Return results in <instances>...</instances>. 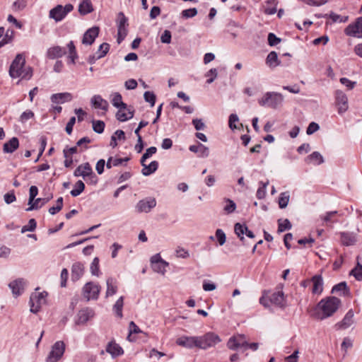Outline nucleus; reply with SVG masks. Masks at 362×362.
I'll return each mask as SVG.
<instances>
[{
    "mask_svg": "<svg viewBox=\"0 0 362 362\" xmlns=\"http://www.w3.org/2000/svg\"><path fill=\"white\" fill-rule=\"evenodd\" d=\"M107 290L105 293V297L108 298L115 295L117 291V281L112 277L107 278L106 281Z\"/></svg>",
    "mask_w": 362,
    "mask_h": 362,
    "instance_id": "nucleus-30",
    "label": "nucleus"
},
{
    "mask_svg": "<svg viewBox=\"0 0 362 362\" xmlns=\"http://www.w3.org/2000/svg\"><path fill=\"white\" fill-rule=\"evenodd\" d=\"M90 272L93 276H99L100 275L98 257H95L93 259L90 266Z\"/></svg>",
    "mask_w": 362,
    "mask_h": 362,
    "instance_id": "nucleus-43",
    "label": "nucleus"
},
{
    "mask_svg": "<svg viewBox=\"0 0 362 362\" xmlns=\"http://www.w3.org/2000/svg\"><path fill=\"white\" fill-rule=\"evenodd\" d=\"M52 198V196L46 197V198H37L35 200L34 203L32 204L31 206H30L26 209V211H30L38 209L41 208L44 204L47 203Z\"/></svg>",
    "mask_w": 362,
    "mask_h": 362,
    "instance_id": "nucleus-34",
    "label": "nucleus"
},
{
    "mask_svg": "<svg viewBox=\"0 0 362 362\" xmlns=\"http://www.w3.org/2000/svg\"><path fill=\"white\" fill-rule=\"evenodd\" d=\"M225 202L226 204L223 207V210L226 214H231L235 211L236 209V204L233 200L230 199H226Z\"/></svg>",
    "mask_w": 362,
    "mask_h": 362,
    "instance_id": "nucleus-48",
    "label": "nucleus"
},
{
    "mask_svg": "<svg viewBox=\"0 0 362 362\" xmlns=\"http://www.w3.org/2000/svg\"><path fill=\"white\" fill-rule=\"evenodd\" d=\"M19 146V141L16 137L11 138L4 144L3 151L4 153H12Z\"/></svg>",
    "mask_w": 362,
    "mask_h": 362,
    "instance_id": "nucleus-29",
    "label": "nucleus"
},
{
    "mask_svg": "<svg viewBox=\"0 0 362 362\" xmlns=\"http://www.w3.org/2000/svg\"><path fill=\"white\" fill-rule=\"evenodd\" d=\"M106 351L109 353L112 357L120 356L123 354L124 352L122 347L115 342H110L107 344L106 347Z\"/></svg>",
    "mask_w": 362,
    "mask_h": 362,
    "instance_id": "nucleus-31",
    "label": "nucleus"
},
{
    "mask_svg": "<svg viewBox=\"0 0 362 362\" xmlns=\"http://www.w3.org/2000/svg\"><path fill=\"white\" fill-rule=\"evenodd\" d=\"M129 328V334L127 337V339L129 341H132V339H130L132 334H133V333L138 334V333L141 332V330L133 321L130 322Z\"/></svg>",
    "mask_w": 362,
    "mask_h": 362,
    "instance_id": "nucleus-61",
    "label": "nucleus"
},
{
    "mask_svg": "<svg viewBox=\"0 0 362 362\" xmlns=\"http://www.w3.org/2000/svg\"><path fill=\"white\" fill-rule=\"evenodd\" d=\"M67 48L69 49V59H70L71 63L75 64V60L77 59L78 55L76 51L75 45L72 41L68 43Z\"/></svg>",
    "mask_w": 362,
    "mask_h": 362,
    "instance_id": "nucleus-46",
    "label": "nucleus"
},
{
    "mask_svg": "<svg viewBox=\"0 0 362 362\" xmlns=\"http://www.w3.org/2000/svg\"><path fill=\"white\" fill-rule=\"evenodd\" d=\"M38 189L36 186H31L29 190V199H28V205L31 206L32 204L35 202V198L37 195Z\"/></svg>",
    "mask_w": 362,
    "mask_h": 362,
    "instance_id": "nucleus-56",
    "label": "nucleus"
},
{
    "mask_svg": "<svg viewBox=\"0 0 362 362\" xmlns=\"http://www.w3.org/2000/svg\"><path fill=\"white\" fill-rule=\"evenodd\" d=\"M176 344L189 349H198L197 336L183 335L178 337L175 341Z\"/></svg>",
    "mask_w": 362,
    "mask_h": 362,
    "instance_id": "nucleus-12",
    "label": "nucleus"
},
{
    "mask_svg": "<svg viewBox=\"0 0 362 362\" xmlns=\"http://www.w3.org/2000/svg\"><path fill=\"white\" fill-rule=\"evenodd\" d=\"M123 305H124V297L121 296L117 300L115 305H113V311L115 312L117 317H118L119 318H122L123 317V315H122Z\"/></svg>",
    "mask_w": 362,
    "mask_h": 362,
    "instance_id": "nucleus-39",
    "label": "nucleus"
},
{
    "mask_svg": "<svg viewBox=\"0 0 362 362\" xmlns=\"http://www.w3.org/2000/svg\"><path fill=\"white\" fill-rule=\"evenodd\" d=\"M4 202L7 204H10L14 202L16 200V197L14 194V191H11V192L5 194L4 196Z\"/></svg>",
    "mask_w": 362,
    "mask_h": 362,
    "instance_id": "nucleus-63",
    "label": "nucleus"
},
{
    "mask_svg": "<svg viewBox=\"0 0 362 362\" xmlns=\"http://www.w3.org/2000/svg\"><path fill=\"white\" fill-rule=\"evenodd\" d=\"M111 102L112 105L118 109L127 105L122 102V95L119 93H114L111 95Z\"/></svg>",
    "mask_w": 362,
    "mask_h": 362,
    "instance_id": "nucleus-40",
    "label": "nucleus"
},
{
    "mask_svg": "<svg viewBox=\"0 0 362 362\" xmlns=\"http://www.w3.org/2000/svg\"><path fill=\"white\" fill-rule=\"evenodd\" d=\"M247 226L245 224H241L239 223H235L234 230L235 234L240 238L241 240L244 239L243 235L245 234L247 230Z\"/></svg>",
    "mask_w": 362,
    "mask_h": 362,
    "instance_id": "nucleus-45",
    "label": "nucleus"
},
{
    "mask_svg": "<svg viewBox=\"0 0 362 362\" xmlns=\"http://www.w3.org/2000/svg\"><path fill=\"white\" fill-rule=\"evenodd\" d=\"M341 305V300L337 297L330 296L322 299L317 305L319 313V319L322 320L331 317L338 310Z\"/></svg>",
    "mask_w": 362,
    "mask_h": 362,
    "instance_id": "nucleus-2",
    "label": "nucleus"
},
{
    "mask_svg": "<svg viewBox=\"0 0 362 362\" xmlns=\"http://www.w3.org/2000/svg\"><path fill=\"white\" fill-rule=\"evenodd\" d=\"M317 17L318 18L329 17V18L332 19L333 23H345L348 20L347 16H341L338 15L333 12L330 13L329 15L328 14H325V15L320 14V15H317Z\"/></svg>",
    "mask_w": 362,
    "mask_h": 362,
    "instance_id": "nucleus-36",
    "label": "nucleus"
},
{
    "mask_svg": "<svg viewBox=\"0 0 362 362\" xmlns=\"http://www.w3.org/2000/svg\"><path fill=\"white\" fill-rule=\"evenodd\" d=\"M151 264L152 269L158 274L164 275L166 272V267L168 266V263L163 260L160 254H156L151 258Z\"/></svg>",
    "mask_w": 362,
    "mask_h": 362,
    "instance_id": "nucleus-11",
    "label": "nucleus"
},
{
    "mask_svg": "<svg viewBox=\"0 0 362 362\" xmlns=\"http://www.w3.org/2000/svg\"><path fill=\"white\" fill-rule=\"evenodd\" d=\"M281 39L277 37L274 33H270L268 35V43L270 46H275L281 42Z\"/></svg>",
    "mask_w": 362,
    "mask_h": 362,
    "instance_id": "nucleus-64",
    "label": "nucleus"
},
{
    "mask_svg": "<svg viewBox=\"0 0 362 362\" xmlns=\"http://www.w3.org/2000/svg\"><path fill=\"white\" fill-rule=\"evenodd\" d=\"M74 175L76 177H83V179L88 177L90 180V182L93 183H96L97 182V177L93 173V170L88 163L80 165L75 170Z\"/></svg>",
    "mask_w": 362,
    "mask_h": 362,
    "instance_id": "nucleus-10",
    "label": "nucleus"
},
{
    "mask_svg": "<svg viewBox=\"0 0 362 362\" xmlns=\"http://www.w3.org/2000/svg\"><path fill=\"white\" fill-rule=\"evenodd\" d=\"M85 189V185L81 180L76 182L74 189L71 191V194L73 197H77L82 193Z\"/></svg>",
    "mask_w": 362,
    "mask_h": 362,
    "instance_id": "nucleus-47",
    "label": "nucleus"
},
{
    "mask_svg": "<svg viewBox=\"0 0 362 362\" xmlns=\"http://www.w3.org/2000/svg\"><path fill=\"white\" fill-rule=\"evenodd\" d=\"M66 54V49L59 46H55L48 49L47 57L49 59L59 58Z\"/></svg>",
    "mask_w": 362,
    "mask_h": 362,
    "instance_id": "nucleus-26",
    "label": "nucleus"
},
{
    "mask_svg": "<svg viewBox=\"0 0 362 362\" xmlns=\"http://www.w3.org/2000/svg\"><path fill=\"white\" fill-rule=\"evenodd\" d=\"M100 286L98 284L90 281L86 283L82 288V296L88 301L97 300L100 292Z\"/></svg>",
    "mask_w": 362,
    "mask_h": 362,
    "instance_id": "nucleus-6",
    "label": "nucleus"
},
{
    "mask_svg": "<svg viewBox=\"0 0 362 362\" xmlns=\"http://www.w3.org/2000/svg\"><path fill=\"white\" fill-rule=\"evenodd\" d=\"M84 265L81 262H76L71 267V280L77 281L84 274Z\"/></svg>",
    "mask_w": 362,
    "mask_h": 362,
    "instance_id": "nucleus-23",
    "label": "nucleus"
},
{
    "mask_svg": "<svg viewBox=\"0 0 362 362\" xmlns=\"http://www.w3.org/2000/svg\"><path fill=\"white\" fill-rule=\"evenodd\" d=\"M189 149L192 152L198 153L199 157L206 158L209 155V148L202 144L190 146Z\"/></svg>",
    "mask_w": 362,
    "mask_h": 362,
    "instance_id": "nucleus-28",
    "label": "nucleus"
},
{
    "mask_svg": "<svg viewBox=\"0 0 362 362\" xmlns=\"http://www.w3.org/2000/svg\"><path fill=\"white\" fill-rule=\"evenodd\" d=\"M64 351L65 344L62 341L55 342L46 358V362H57L62 357Z\"/></svg>",
    "mask_w": 362,
    "mask_h": 362,
    "instance_id": "nucleus-7",
    "label": "nucleus"
},
{
    "mask_svg": "<svg viewBox=\"0 0 362 362\" xmlns=\"http://www.w3.org/2000/svg\"><path fill=\"white\" fill-rule=\"evenodd\" d=\"M99 34V28L97 26L92 27L86 30V32L84 33L83 39H82V43L83 45H92L95 38L98 37Z\"/></svg>",
    "mask_w": 362,
    "mask_h": 362,
    "instance_id": "nucleus-19",
    "label": "nucleus"
},
{
    "mask_svg": "<svg viewBox=\"0 0 362 362\" xmlns=\"http://www.w3.org/2000/svg\"><path fill=\"white\" fill-rule=\"evenodd\" d=\"M198 349H208L214 347L221 341L220 337L213 332H208L202 336H197Z\"/></svg>",
    "mask_w": 362,
    "mask_h": 362,
    "instance_id": "nucleus-4",
    "label": "nucleus"
},
{
    "mask_svg": "<svg viewBox=\"0 0 362 362\" xmlns=\"http://www.w3.org/2000/svg\"><path fill=\"white\" fill-rule=\"evenodd\" d=\"M144 97L145 100L151 104V107L155 105L156 95L153 92L146 91L144 94Z\"/></svg>",
    "mask_w": 362,
    "mask_h": 362,
    "instance_id": "nucleus-58",
    "label": "nucleus"
},
{
    "mask_svg": "<svg viewBox=\"0 0 362 362\" xmlns=\"http://www.w3.org/2000/svg\"><path fill=\"white\" fill-rule=\"evenodd\" d=\"M134 116V111L132 108L128 107L125 105L118 109L116 113L117 119L120 122H125L129 119H132Z\"/></svg>",
    "mask_w": 362,
    "mask_h": 362,
    "instance_id": "nucleus-21",
    "label": "nucleus"
},
{
    "mask_svg": "<svg viewBox=\"0 0 362 362\" xmlns=\"http://www.w3.org/2000/svg\"><path fill=\"white\" fill-rule=\"evenodd\" d=\"M175 252L176 256L179 258L186 259L189 257V251L181 247H177Z\"/></svg>",
    "mask_w": 362,
    "mask_h": 362,
    "instance_id": "nucleus-59",
    "label": "nucleus"
},
{
    "mask_svg": "<svg viewBox=\"0 0 362 362\" xmlns=\"http://www.w3.org/2000/svg\"><path fill=\"white\" fill-rule=\"evenodd\" d=\"M72 100V95L69 93H60L52 95L51 101L52 103H64Z\"/></svg>",
    "mask_w": 362,
    "mask_h": 362,
    "instance_id": "nucleus-25",
    "label": "nucleus"
},
{
    "mask_svg": "<svg viewBox=\"0 0 362 362\" xmlns=\"http://www.w3.org/2000/svg\"><path fill=\"white\" fill-rule=\"evenodd\" d=\"M62 206H63V198L59 197L57 200L56 206H52V207L49 208V213L52 215H54L57 213H58L59 211H61V209H62Z\"/></svg>",
    "mask_w": 362,
    "mask_h": 362,
    "instance_id": "nucleus-49",
    "label": "nucleus"
},
{
    "mask_svg": "<svg viewBox=\"0 0 362 362\" xmlns=\"http://www.w3.org/2000/svg\"><path fill=\"white\" fill-rule=\"evenodd\" d=\"M266 63L270 67H276L280 64L276 52L272 51L267 55Z\"/></svg>",
    "mask_w": 362,
    "mask_h": 362,
    "instance_id": "nucleus-38",
    "label": "nucleus"
},
{
    "mask_svg": "<svg viewBox=\"0 0 362 362\" xmlns=\"http://www.w3.org/2000/svg\"><path fill=\"white\" fill-rule=\"evenodd\" d=\"M38 289L33 293L30 298V312L37 313L41 308V306L45 303L47 293L46 291L38 292Z\"/></svg>",
    "mask_w": 362,
    "mask_h": 362,
    "instance_id": "nucleus-5",
    "label": "nucleus"
},
{
    "mask_svg": "<svg viewBox=\"0 0 362 362\" xmlns=\"http://www.w3.org/2000/svg\"><path fill=\"white\" fill-rule=\"evenodd\" d=\"M267 4H272V7H265L264 12L267 15H273L276 12V0H268L266 2Z\"/></svg>",
    "mask_w": 362,
    "mask_h": 362,
    "instance_id": "nucleus-52",
    "label": "nucleus"
},
{
    "mask_svg": "<svg viewBox=\"0 0 362 362\" xmlns=\"http://www.w3.org/2000/svg\"><path fill=\"white\" fill-rule=\"evenodd\" d=\"M71 4H66L65 6L57 5L49 11V16L56 22L61 21L69 12L73 10Z\"/></svg>",
    "mask_w": 362,
    "mask_h": 362,
    "instance_id": "nucleus-8",
    "label": "nucleus"
},
{
    "mask_svg": "<svg viewBox=\"0 0 362 362\" xmlns=\"http://www.w3.org/2000/svg\"><path fill=\"white\" fill-rule=\"evenodd\" d=\"M26 284V281L23 278H19L10 282L8 286L14 297L16 298L24 292Z\"/></svg>",
    "mask_w": 362,
    "mask_h": 362,
    "instance_id": "nucleus-15",
    "label": "nucleus"
},
{
    "mask_svg": "<svg viewBox=\"0 0 362 362\" xmlns=\"http://www.w3.org/2000/svg\"><path fill=\"white\" fill-rule=\"evenodd\" d=\"M197 14V10L195 8H188L182 11V16L183 18H189L195 16Z\"/></svg>",
    "mask_w": 362,
    "mask_h": 362,
    "instance_id": "nucleus-60",
    "label": "nucleus"
},
{
    "mask_svg": "<svg viewBox=\"0 0 362 362\" xmlns=\"http://www.w3.org/2000/svg\"><path fill=\"white\" fill-rule=\"evenodd\" d=\"M305 162L309 164L320 165L324 163V158L318 151H314L305 158Z\"/></svg>",
    "mask_w": 362,
    "mask_h": 362,
    "instance_id": "nucleus-32",
    "label": "nucleus"
},
{
    "mask_svg": "<svg viewBox=\"0 0 362 362\" xmlns=\"http://www.w3.org/2000/svg\"><path fill=\"white\" fill-rule=\"evenodd\" d=\"M284 101V96L282 94L277 92H267L258 100L259 105L263 107H269L273 109H276L281 106Z\"/></svg>",
    "mask_w": 362,
    "mask_h": 362,
    "instance_id": "nucleus-3",
    "label": "nucleus"
},
{
    "mask_svg": "<svg viewBox=\"0 0 362 362\" xmlns=\"http://www.w3.org/2000/svg\"><path fill=\"white\" fill-rule=\"evenodd\" d=\"M105 128V123L101 120L93 121V129L98 134L103 132Z\"/></svg>",
    "mask_w": 362,
    "mask_h": 362,
    "instance_id": "nucleus-50",
    "label": "nucleus"
},
{
    "mask_svg": "<svg viewBox=\"0 0 362 362\" xmlns=\"http://www.w3.org/2000/svg\"><path fill=\"white\" fill-rule=\"evenodd\" d=\"M341 242L346 246L353 245L356 242V235L346 232L341 233Z\"/></svg>",
    "mask_w": 362,
    "mask_h": 362,
    "instance_id": "nucleus-33",
    "label": "nucleus"
},
{
    "mask_svg": "<svg viewBox=\"0 0 362 362\" xmlns=\"http://www.w3.org/2000/svg\"><path fill=\"white\" fill-rule=\"evenodd\" d=\"M340 291H343L344 295H345L346 292V293L349 292V289L347 288V285H346V282H341V283L335 285L332 289V293H338Z\"/></svg>",
    "mask_w": 362,
    "mask_h": 362,
    "instance_id": "nucleus-51",
    "label": "nucleus"
},
{
    "mask_svg": "<svg viewBox=\"0 0 362 362\" xmlns=\"http://www.w3.org/2000/svg\"><path fill=\"white\" fill-rule=\"evenodd\" d=\"M334 95L336 105L338 107V112L340 114L345 112L349 108L346 95L340 90H337Z\"/></svg>",
    "mask_w": 362,
    "mask_h": 362,
    "instance_id": "nucleus-14",
    "label": "nucleus"
},
{
    "mask_svg": "<svg viewBox=\"0 0 362 362\" xmlns=\"http://www.w3.org/2000/svg\"><path fill=\"white\" fill-rule=\"evenodd\" d=\"M290 199L288 192H284L280 194L279 198V205L281 209H284L287 206Z\"/></svg>",
    "mask_w": 362,
    "mask_h": 362,
    "instance_id": "nucleus-44",
    "label": "nucleus"
},
{
    "mask_svg": "<svg viewBox=\"0 0 362 362\" xmlns=\"http://www.w3.org/2000/svg\"><path fill=\"white\" fill-rule=\"evenodd\" d=\"M91 104L94 108L101 110L104 113L107 111L109 107L107 101L99 95H95L92 97Z\"/></svg>",
    "mask_w": 362,
    "mask_h": 362,
    "instance_id": "nucleus-22",
    "label": "nucleus"
},
{
    "mask_svg": "<svg viewBox=\"0 0 362 362\" xmlns=\"http://www.w3.org/2000/svg\"><path fill=\"white\" fill-rule=\"evenodd\" d=\"M345 33L349 36L362 37V18H358L356 24L348 25Z\"/></svg>",
    "mask_w": 362,
    "mask_h": 362,
    "instance_id": "nucleus-18",
    "label": "nucleus"
},
{
    "mask_svg": "<svg viewBox=\"0 0 362 362\" xmlns=\"http://www.w3.org/2000/svg\"><path fill=\"white\" fill-rule=\"evenodd\" d=\"M129 160L128 158H112L110 157L106 163V167L107 168H111L112 166H119L122 165L124 162H126Z\"/></svg>",
    "mask_w": 362,
    "mask_h": 362,
    "instance_id": "nucleus-41",
    "label": "nucleus"
},
{
    "mask_svg": "<svg viewBox=\"0 0 362 362\" xmlns=\"http://www.w3.org/2000/svg\"><path fill=\"white\" fill-rule=\"evenodd\" d=\"M93 10L90 0H83L78 6V11L81 15H86Z\"/></svg>",
    "mask_w": 362,
    "mask_h": 362,
    "instance_id": "nucleus-35",
    "label": "nucleus"
},
{
    "mask_svg": "<svg viewBox=\"0 0 362 362\" xmlns=\"http://www.w3.org/2000/svg\"><path fill=\"white\" fill-rule=\"evenodd\" d=\"M117 42L120 44L127 35V18L122 12H119L117 19Z\"/></svg>",
    "mask_w": 362,
    "mask_h": 362,
    "instance_id": "nucleus-9",
    "label": "nucleus"
},
{
    "mask_svg": "<svg viewBox=\"0 0 362 362\" xmlns=\"http://www.w3.org/2000/svg\"><path fill=\"white\" fill-rule=\"evenodd\" d=\"M94 316V311L88 308L81 310L76 317L75 322L78 325H85Z\"/></svg>",
    "mask_w": 362,
    "mask_h": 362,
    "instance_id": "nucleus-16",
    "label": "nucleus"
},
{
    "mask_svg": "<svg viewBox=\"0 0 362 362\" xmlns=\"http://www.w3.org/2000/svg\"><path fill=\"white\" fill-rule=\"evenodd\" d=\"M110 49V45L107 43H103L100 45L98 51L96 52V54L98 55V57L103 58L105 57L108 52Z\"/></svg>",
    "mask_w": 362,
    "mask_h": 362,
    "instance_id": "nucleus-53",
    "label": "nucleus"
},
{
    "mask_svg": "<svg viewBox=\"0 0 362 362\" xmlns=\"http://www.w3.org/2000/svg\"><path fill=\"white\" fill-rule=\"evenodd\" d=\"M215 235L220 245H223L225 244L226 241V236L223 230L217 229L216 230Z\"/></svg>",
    "mask_w": 362,
    "mask_h": 362,
    "instance_id": "nucleus-57",
    "label": "nucleus"
},
{
    "mask_svg": "<svg viewBox=\"0 0 362 362\" xmlns=\"http://www.w3.org/2000/svg\"><path fill=\"white\" fill-rule=\"evenodd\" d=\"M157 151V148L155 146H151L146 149V152L142 156L140 162L144 163L152 155L155 154Z\"/></svg>",
    "mask_w": 362,
    "mask_h": 362,
    "instance_id": "nucleus-54",
    "label": "nucleus"
},
{
    "mask_svg": "<svg viewBox=\"0 0 362 362\" xmlns=\"http://www.w3.org/2000/svg\"><path fill=\"white\" fill-rule=\"evenodd\" d=\"M291 223L288 219H285L282 222L279 221L278 233H282L286 230H289L291 228Z\"/></svg>",
    "mask_w": 362,
    "mask_h": 362,
    "instance_id": "nucleus-55",
    "label": "nucleus"
},
{
    "mask_svg": "<svg viewBox=\"0 0 362 362\" xmlns=\"http://www.w3.org/2000/svg\"><path fill=\"white\" fill-rule=\"evenodd\" d=\"M356 259H357V264H356V267L353 269L351 270L349 274L354 276L357 281H362V264H361L358 261V259H359L358 256L356 257Z\"/></svg>",
    "mask_w": 362,
    "mask_h": 362,
    "instance_id": "nucleus-37",
    "label": "nucleus"
},
{
    "mask_svg": "<svg viewBox=\"0 0 362 362\" xmlns=\"http://www.w3.org/2000/svg\"><path fill=\"white\" fill-rule=\"evenodd\" d=\"M269 300L272 304H274L281 308H284L287 305L286 300L282 291H278L273 293L269 297Z\"/></svg>",
    "mask_w": 362,
    "mask_h": 362,
    "instance_id": "nucleus-20",
    "label": "nucleus"
},
{
    "mask_svg": "<svg viewBox=\"0 0 362 362\" xmlns=\"http://www.w3.org/2000/svg\"><path fill=\"white\" fill-rule=\"evenodd\" d=\"M354 323V313L352 309H350L341 321L335 325L337 329H346L350 327Z\"/></svg>",
    "mask_w": 362,
    "mask_h": 362,
    "instance_id": "nucleus-17",
    "label": "nucleus"
},
{
    "mask_svg": "<svg viewBox=\"0 0 362 362\" xmlns=\"http://www.w3.org/2000/svg\"><path fill=\"white\" fill-rule=\"evenodd\" d=\"M9 74L11 78H20L22 80H30L33 76V69L29 66H25V59L22 54H18L12 62Z\"/></svg>",
    "mask_w": 362,
    "mask_h": 362,
    "instance_id": "nucleus-1",
    "label": "nucleus"
},
{
    "mask_svg": "<svg viewBox=\"0 0 362 362\" xmlns=\"http://www.w3.org/2000/svg\"><path fill=\"white\" fill-rule=\"evenodd\" d=\"M156 206V201L154 198L147 197L140 200L136 205V210L139 213H148Z\"/></svg>",
    "mask_w": 362,
    "mask_h": 362,
    "instance_id": "nucleus-13",
    "label": "nucleus"
},
{
    "mask_svg": "<svg viewBox=\"0 0 362 362\" xmlns=\"http://www.w3.org/2000/svg\"><path fill=\"white\" fill-rule=\"evenodd\" d=\"M37 223L34 218H31L29 220L28 225L24 226L22 228V232L24 233L25 231H33L36 228Z\"/></svg>",
    "mask_w": 362,
    "mask_h": 362,
    "instance_id": "nucleus-62",
    "label": "nucleus"
},
{
    "mask_svg": "<svg viewBox=\"0 0 362 362\" xmlns=\"http://www.w3.org/2000/svg\"><path fill=\"white\" fill-rule=\"evenodd\" d=\"M313 283L312 293L320 294L323 291V280L321 276L315 275L311 279Z\"/></svg>",
    "mask_w": 362,
    "mask_h": 362,
    "instance_id": "nucleus-24",
    "label": "nucleus"
},
{
    "mask_svg": "<svg viewBox=\"0 0 362 362\" xmlns=\"http://www.w3.org/2000/svg\"><path fill=\"white\" fill-rule=\"evenodd\" d=\"M245 344H247V342L239 343L238 338L237 337L230 338L227 343L228 349L232 350L236 349L238 348H243Z\"/></svg>",
    "mask_w": 362,
    "mask_h": 362,
    "instance_id": "nucleus-42",
    "label": "nucleus"
},
{
    "mask_svg": "<svg viewBox=\"0 0 362 362\" xmlns=\"http://www.w3.org/2000/svg\"><path fill=\"white\" fill-rule=\"evenodd\" d=\"M143 168L141 173L144 176H148L155 173L158 168V163L156 160L151 162L148 165H146V162L141 163Z\"/></svg>",
    "mask_w": 362,
    "mask_h": 362,
    "instance_id": "nucleus-27",
    "label": "nucleus"
}]
</instances>
